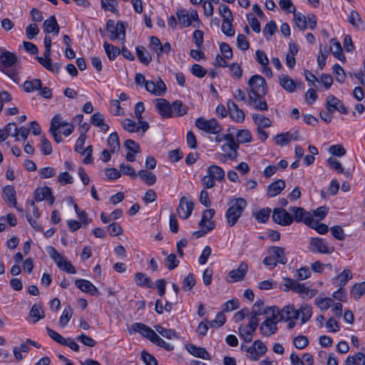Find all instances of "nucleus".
Listing matches in <instances>:
<instances>
[{
    "label": "nucleus",
    "mask_w": 365,
    "mask_h": 365,
    "mask_svg": "<svg viewBox=\"0 0 365 365\" xmlns=\"http://www.w3.org/2000/svg\"><path fill=\"white\" fill-rule=\"evenodd\" d=\"M17 57L15 53L0 48V71L16 83L19 82L16 67Z\"/></svg>",
    "instance_id": "1"
},
{
    "label": "nucleus",
    "mask_w": 365,
    "mask_h": 365,
    "mask_svg": "<svg viewBox=\"0 0 365 365\" xmlns=\"http://www.w3.org/2000/svg\"><path fill=\"white\" fill-rule=\"evenodd\" d=\"M229 207L225 213L227 224L234 226L247 207V202L242 197L233 198L228 202Z\"/></svg>",
    "instance_id": "2"
},
{
    "label": "nucleus",
    "mask_w": 365,
    "mask_h": 365,
    "mask_svg": "<svg viewBox=\"0 0 365 365\" xmlns=\"http://www.w3.org/2000/svg\"><path fill=\"white\" fill-rule=\"evenodd\" d=\"M284 280V287L282 288L284 292L292 290L294 292L299 294V296L304 299H311L317 294V289H310L304 283H299L296 280L289 277H285Z\"/></svg>",
    "instance_id": "3"
},
{
    "label": "nucleus",
    "mask_w": 365,
    "mask_h": 365,
    "mask_svg": "<svg viewBox=\"0 0 365 365\" xmlns=\"http://www.w3.org/2000/svg\"><path fill=\"white\" fill-rule=\"evenodd\" d=\"M176 16L179 24L182 28L190 26L192 21L195 22L192 26L196 28H200L202 24L197 11L195 9H191L189 12L185 9H180L177 11Z\"/></svg>",
    "instance_id": "4"
},
{
    "label": "nucleus",
    "mask_w": 365,
    "mask_h": 365,
    "mask_svg": "<svg viewBox=\"0 0 365 365\" xmlns=\"http://www.w3.org/2000/svg\"><path fill=\"white\" fill-rule=\"evenodd\" d=\"M50 257L55 262L58 268L69 274H75L76 269L71 263L66 259V258L58 252V251L52 246H48L46 248Z\"/></svg>",
    "instance_id": "5"
},
{
    "label": "nucleus",
    "mask_w": 365,
    "mask_h": 365,
    "mask_svg": "<svg viewBox=\"0 0 365 365\" xmlns=\"http://www.w3.org/2000/svg\"><path fill=\"white\" fill-rule=\"evenodd\" d=\"M248 86L250 88L248 96H264L267 93V83L260 75L252 76L248 81Z\"/></svg>",
    "instance_id": "6"
},
{
    "label": "nucleus",
    "mask_w": 365,
    "mask_h": 365,
    "mask_svg": "<svg viewBox=\"0 0 365 365\" xmlns=\"http://www.w3.org/2000/svg\"><path fill=\"white\" fill-rule=\"evenodd\" d=\"M309 250L312 252L321 254H331L334 252V247L330 245L326 240L321 237H311Z\"/></svg>",
    "instance_id": "7"
},
{
    "label": "nucleus",
    "mask_w": 365,
    "mask_h": 365,
    "mask_svg": "<svg viewBox=\"0 0 365 365\" xmlns=\"http://www.w3.org/2000/svg\"><path fill=\"white\" fill-rule=\"evenodd\" d=\"M195 125L200 130L210 134H218L222 130V126L215 118L206 120L198 118L195 120Z\"/></svg>",
    "instance_id": "8"
},
{
    "label": "nucleus",
    "mask_w": 365,
    "mask_h": 365,
    "mask_svg": "<svg viewBox=\"0 0 365 365\" xmlns=\"http://www.w3.org/2000/svg\"><path fill=\"white\" fill-rule=\"evenodd\" d=\"M106 30L109 34L108 36L111 41L125 39V27L123 22L118 21L115 24L114 21L109 19L106 22Z\"/></svg>",
    "instance_id": "9"
},
{
    "label": "nucleus",
    "mask_w": 365,
    "mask_h": 365,
    "mask_svg": "<svg viewBox=\"0 0 365 365\" xmlns=\"http://www.w3.org/2000/svg\"><path fill=\"white\" fill-rule=\"evenodd\" d=\"M241 349L246 351L247 357L253 361L258 360L267 350L265 344L260 340H255L250 346L242 344Z\"/></svg>",
    "instance_id": "10"
},
{
    "label": "nucleus",
    "mask_w": 365,
    "mask_h": 365,
    "mask_svg": "<svg viewBox=\"0 0 365 365\" xmlns=\"http://www.w3.org/2000/svg\"><path fill=\"white\" fill-rule=\"evenodd\" d=\"M272 217L275 223L282 226H289L293 222L292 216L281 207L274 209Z\"/></svg>",
    "instance_id": "11"
},
{
    "label": "nucleus",
    "mask_w": 365,
    "mask_h": 365,
    "mask_svg": "<svg viewBox=\"0 0 365 365\" xmlns=\"http://www.w3.org/2000/svg\"><path fill=\"white\" fill-rule=\"evenodd\" d=\"M289 212L293 214V221L297 222H303L307 225H311L312 222V215L300 207H290Z\"/></svg>",
    "instance_id": "12"
},
{
    "label": "nucleus",
    "mask_w": 365,
    "mask_h": 365,
    "mask_svg": "<svg viewBox=\"0 0 365 365\" xmlns=\"http://www.w3.org/2000/svg\"><path fill=\"white\" fill-rule=\"evenodd\" d=\"M248 271V265L247 263L242 262L237 269H233L228 273L227 282L229 283L242 281L244 279Z\"/></svg>",
    "instance_id": "13"
},
{
    "label": "nucleus",
    "mask_w": 365,
    "mask_h": 365,
    "mask_svg": "<svg viewBox=\"0 0 365 365\" xmlns=\"http://www.w3.org/2000/svg\"><path fill=\"white\" fill-rule=\"evenodd\" d=\"M146 91L155 96H162L165 93L167 87L161 78H158L156 82L148 81L145 86Z\"/></svg>",
    "instance_id": "14"
},
{
    "label": "nucleus",
    "mask_w": 365,
    "mask_h": 365,
    "mask_svg": "<svg viewBox=\"0 0 365 365\" xmlns=\"http://www.w3.org/2000/svg\"><path fill=\"white\" fill-rule=\"evenodd\" d=\"M227 110L230 118L236 123H242L245 120V113L232 100L227 103Z\"/></svg>",
    "instance_id": "15"
},
{
    "label": "nucleus",
    "mask_w": 365,
    "mask_h": 365,
    "mask_svg": "<svg viewBox=\"0 0 365 365\" xmlns=\"http://www.w3.org/2000/svg\"><path fill=\"white\" fill-rule=\"evenodd\" d=\"M194 203L192 201H187L185 197H182L177 209L178 214L182 219L188 218L194 208Z\"/></svg>",
    "instance_id": "16"
},
{
    "label": "nucleus",
    "mask_w": 365,
    "mask_h": 365,
    "mask_svg": "<svg viewBox=\"0 0 365 365\" xmlns=\"http://www.w3.org/2000/svg\"><path fill=\"white\" fill-rule=\"evenodd\" d=\"M156 101L155 108L160 115L165 118H171L173 116L172 106L169 102L164 98L158 99Z\"/></svg>",
    "instance_id": "17"
},
{
    "label": "nucleus",
    "mask_w": 365,
    "mask_h": 365,
    "mask_svg": "<svg viewBox=\"0 0 365 365\" xmlns=\"http://www.w3.org/2000/svg\"><path fill=\"white\" fill-rule=\"evenodd\" d=\"M76 285L82 292L88 293L91 296H98L100 294L98 289L88 280L76 279Z\"/></svg>",
    "instance_id": "18"
},
{
    "label": "nucleus",
    "mask_w": 365,
    "mask_h": 365,
    "mask_svg": "<svg viewBox=\"0 0 365 365\" xmlns=\"http://www.w3.org/2000/svg\"><path fill=\"white\" fill-rule=\"evenodd\" d=\"M132 329L133 331L140 334L142 336L148 339L150 341L153 340V338L155 334V331H153L148 326L142 323H133L132 324Z\"/></svg>",
    "instance_id": "19"
},
{
    "label": "nucleus",
    "mask_w": 365,
    "mask_h": 365,
    "mask_svg": "<svg viewBox=\"0 0 365 365\" xmlns=\"http://www.w3.org/2000/svg\"><path fill=\"white\" fill-rule=\"evenodd\" d=\"M263 312H265L264 314L268 315L267 319L270 320L277 325L278 322L283 320L280 309L276 306L267 307Z\"/></svg>",
    "instance_id": "20"
},
{
    "label": "nucleus",
    "mask_w": 365,
    "mask_h": 365,
    "mask_svg": "<svg viewBox=\"0 0 365 365\" xmlns=\"http://www.w3.org/2000/svg\"><path fill=\"white\" fill-rule=\"evenodd\" d=\"M264 96H256L250 94L248 96L247 103L254 109L257 110H267L268 106L267 102L263 100Z\"/></svg>",
    "instance_id": "21"
},
{
    "label": "nucleus",
    "mask_w": 365,
    "mask_h": 365,
    "mask_svg": "<svg viewBox=\"0 0 365 365\" xmlns=\"http://www.w3.org/2000/svg\"><path fill=\"white\" fill-rule=\"evenodd\" d=\"M285 188V182L283 180H277L270 183L267 190V194L269 197H275L278 195Z\"/></svg>",
    "instance_id": "22"
},
{
    "label": "nucleus",
    "mask_w": 365,
    "mask_h": 365,
    "mask_svg": "<svg viewBox=\"0 0 365 365\" xmlns=\"http://www.w3.org/2000/svg\"><path fill=\"white\" fill-rule=\"evenodd\" d=\"M2 197L9 205L16 206V190L13 186L6 185L3 188Z\"/></svg>",
    "instance_id": "23"
},
{
    "label": "nucleus",
    "mask_w": 365,
    "mask_h": 365,
    "mask_svg": "<svg viewBox=\"0 0 365 365\" xmlns=\"http://www.w3.org/2000/svg\"><path fill=\"white\" fill-rule=\"evenodd\" d=\"M279 85L287 92L293 93L297 88V84L289 76L282 74L279 76Z\"/></svg>",
    "instance_id": "24"
},
{
    "label": "nucleus",
    "mask_w": 365,
    "mask_h": 365,
    "mask_svg": "<svg viewBox=\"0 0 365 365\" xmlns=\"http://www.w3.org/2000/svg\"><path fill=\"white\" fill-rule=\"evenodd\" d=\"M351 278V271L349 269H344L341 273L333 278L332 283L336 287L344 288L347 282Z\"/></svg>",
    "instance_id": "25"
},
{
    "label": "nucleus",
    "mask_w": 365,
    "mask_h": 365,
    "mask_svg": "<svg viewBox=\"0 0 365 365\" xmlns=\"http://www.w3.org/2000/svg\"><path fill=\"white\" fill-rule=\"evenodd\" d=\"M283 316V320L289 321L291 319H297L299 316V311L296 309L293 304H288L280 309Z\"/></svg>",
    "instance_id": "26"
},
{
    "label": "nucleus",
    "mask_w": 365,
    "mask_h": 365,
    "mask_svg": "<svg viewBox=\"0 0 365 365\" xmlns=\"http://www.w3.org/2000/svg\"><path fill=\"white\" fill-rule=\"evenodd\" d=\"M277 325L270 320L265 319L260 325L259 330L264 336H269L277 331Z\"/></svg>",
    "instance_id": "27"
},
{
    "label": "nucleus",
    "mask_w": 365,
    "mask_h": 365,
    "mask_svg": "<svg viewBox=\"0 0 365 365\" xmlns=\"http://www.w3.org/2000/svg\"><path fill=\"white\" fill-rule=\"evenodd\" d=\"M43 28L46 33L51 34L54 32L56 35L60 31V28L54 16H51L48 19L44 21Z\"/></svg>",
    "instance_id": "28"
},
{
    "label": "nucleus",
    "mask_w": 365,
    "mask_h": 365,
    "mask_svg": "<svg viewBox=\"0 0 365 365\" xmlns=\"http://www.w3.org/2000/svg\"><path fill=\"white\" fill-rule=\"evenodd\" d=\"M207 174H208L215 180L222 181L225 179L224 170L217 165H211L207 168Z\"/></svg>",
    "instance_id": "29"
},
{
    "label": "nucleus",
    "mask_w": 365,
    "mask_h": 365,
    "mask_svg": "<svg viewBox=\"0 0 365 365\" xmlns=\"http://www.w3.org/2000/svg\"><path fill=\"white\" fill-rule=\"evenodd\" d=\"M269 252L274 257L277 263L285 264L287 259L285 256L284 248L272 246L269 248Z\"/></svg>",
    "instance_id": "30"
},
{
    "label": "nucleus",
    "mask_w": 365,
    "mask_h": 365,
    "mask_svg": "<svg viewBox=\"0 0 365 365\" xmlns=\"http://www.w3.org/2000/svg\"><path fill=\"white\" fill-rule=\"evenodd\" d=\"M187 350L195 357L201 358L202 359H210V354L207 350L203 347H199L193 344H190L187 346Z\"/></svg>",
    "instance_id": "31"
},
{
    "label": "nucleus",
    "mask_w": 365,
    "mask_h": 365,
    "mask_svg": "<svg viewBox=\"0 0 365 365\" xmlns=\"http://www.w3.org/2000/svg\"><path fill=\"white\" fill-rule=\"evenodd\" d=\"M330 51L339 61L344 62L346 59L342 53V48L339 41L333 38L330 41Z\"/></svg>",
    "instance_id": "32"
},
{
    "label": "nucleus",
    "mask_w": 365,
    "mask_h": 365,
    "mask_svg": "<svg viewBox=\"0 0 365 365\" xmlns=\"http://www.w3.org/2000/svg\"><path fill=\"white\" fill-rule=\"evenodd\" d=\"M48 196L51 197L50 204H53L54 198L52 197L51 188L48 187L38 188L34 192V198L37 202H41L46 199Z\"/></svg>",
    "instance_id": "33"
},
{
    "label": "nucleus",
    "mask_w": 365,
    "mask_h": 365,
    "mask_svg": "<svg viewBox=\"0 0 365 365\" xmlns=\"http://www.w3.org/2000/svg\"><path fill=\"white\" fill-rule=\"evenodd\" d=\"M39 63L41 64L46 69L53 73H58L61 66L56 63H52L51 58H43V57L36 56V58Z\"/></svg>",
    "instance_id": "34"
},
{
    "label": "nucleus",
    "mask_w": 365,
    "mask_h": 365,
    "mask_svg": "<svg viewBox=\"0 0 365 365\" xmlns=\"http://www.w3.org/2000/svg\"><path fill=\"white\" fill-rule=\"evenodd\" d=\"M29 317L32 322L35 324L44 317L43 309L39 304H34L29 312Z\"/></svg>",
    "instance_id": "35"
},
{
    "label": "nucleus",
    "mask_w": 365,
    "mask_h": 365,
    "mask_svg": "<svg viewBox=\"0 0 365 365\" xmlns=\"http://www.w3.org/2000/svg\"><path fill=\"white\" fill-rule=\"evenodd\" d=\"M138 176L149 186L155 184L157 180L156 175L147 170H139L137 173Z\"/></svg>",
    "instance_id": "36"
},
{
    "label": "nucleus",
    "mask_w": 365,
    "mask_h": 365,
    "mask_svg": "<svg viewBox=\"0 0 365 365\" xmlns=\"http://www.w3.org/2000/svg\"><path fill=\"white\" fill-rule=\"evenodd\" d=\"M135 50L139 61L145 65H148L152 61L150 53L143 46H138Z\"/></svg>",
    "instance_id": "37"
},
{
    "label": "nucleus",
    "mask_w": 365,
    "mask_h": 365,
    "mask_svg": "<svg viewBox=\"0 0 365 365\" xmlns=\"http://www.w3.org/2000/svg\"><path fill=\"white\" fill-rule=\"evenodd\" d=\"M91 123L99 128L101 131L106 132L109 129L108 125L104 123V117L100 113H95L91 117Z\"/></svg>",
    "instance_id": "38"
},
{
    "label": "nucleus",
    "mask_w": 365,
    "mask_h": 365,
    "mask_svg": "<svg viewBox=\"0 0 365 365\" xmlns=\"http://www.w3.org/2000/svg\"><path fill=\"white\" fill-rule=\"evenodd\" d=\"M255 328L249 325H242L239 327V334L245 342H250L252 340V334L255 333Z\"/></svg>",
    "instance_id": "39"
},
{
    "label": "nucleus",
    "mask_w": 365,
    "mask_h": 365,
    "mask_svg": "<svg viewBox=\"0 0 365 365\" xmlns=\"http://www.w3.org/2000/svg\"><path fill=\"white\" fill-rule=\"evenodd\" d=\"M108 145L111 153H118L120 150V141L117 133H112L108 138Z\"/></svg>",
    "instance_id": "40"
},
{
    "label": "nucleus",
    "mask_w": 365,
    "mask_h": 365,
    "mask_svg": "<svg viewBox=\"0 0 365 365\" xmlns=\"http://www.w3.org/2000/svg\"><path fill=\"white\" fill-rule=\"evenodd\" d=\"M136 284L140 287L151 288L153 283L149 277H147L143 272H137L134 277Z\"/></svg>",
    "instance_id": "41"
},
{
    "label": "nucleus",
    "mask_w": 365,
    "mask_h": 365,
    "mask_svg": "<svg viewBox=\"0 0 365 365\" xmlns=\"http://www.w3.org/2000/svg\"><path fill=\"white\" fill-rule=\"evenodd\" d=\"M215 214V211L214 209H207L204 210L202 213V219L199 222L198 225L200 227H206L210 222H215L212 220Z\"/></svg>",
    "instance_id": "42"
},
{
    "label": "nucleus",
    "mask_w": 365,
    "mask_h": 365,
    "mask_svg": "<svg viewBox=\"0 0 365 365\" xmlns=\"http://www.w3.org/2000/svg\"><path fill=\"white\" fill-rule=\"evenodd\" d=\"M41 85V81L38 78H34L31 81H26L24 83V90L27 93H31L40 89Z\"/></svg>",
    "instance_id": "43"
},
{
    "label": "nucleus",
    "mask_w": 365,
    "mask_h": 365,
    "mask_svg": "<svg viewBox=\"0 0 365 365\" xmlns=\"http://www.w3.org/2000/svg\"><path fill=\"white\" fill-rule=\"evenodd\" d=\"M346 365H365V356L358 352L354 356H349L346 360Z\"/></svg>",
    "instance_id": "44"
},
{
    "label": "nucleus",
    "mask_w": 365,
    "mask_h": 365,
    "mask_svg": "<svg viewBox=\"0 0 365 365\" xmlns=\"http://www.w3.org/2000/svg\"><path fill=\"white\" fill-rule=\"evenodd\" d=\"M103 47L108 58L110 61H114L117 56L120 53V51L117 46H115L107 42H104Z\"/></svg>",
    "instance_id": "45"
},
{
    "label": "nucleus",
    "mask_w": 365,
    "mask_h": 365,
    "mask_svg": "<svg viewBox=\"0 0 365 365\" xmlns=\"http://www.w3.org/2000/svg\"><path fill=\"white\" fill-rule=\"evenodd\" d=\"M254 122L257 125V128H269L272 125V121L269 118L256 113L252 115Z\"/></svg>",
    "instance_id": "46"
},
{
    "label": "nucleus",
    "mask_w": 365,
    "mask_h": 365,
    "mask_svg": "<svg viewBox=\"0 0 365 365\" xmlns=\"http://www.w3.org/2000/svg\"><path fill=\"white\" fill-rule=\"evenodd\" d=\"M172 113L178 116H182L187 112V106L182 103L181 101H175L171 105Z\"/></svg>",
    "instance_id": "47"
},
{
    "label": "nucleus",
    "mask_w": 365,
    "mask_h": 365,
    "mask_svg": "<svg viewBox=\"0 0 365 365\" xmlns=\"http://www.w3.org/2000/svg\"><path fill=\"white\" fill-rule=\"evenodd\" d=\"M292 138L293 134L292 133L285 132L276 135L275 143L279 145L284 146L292 140Z\"/></svg>",
    "instance_id": "48"
},
{
    "label": "nucleus",
    "mask_w": 365,
    "mask_h": 365,
    "mask_svg": "<svg viewBox=\"0 0 365 365\" xmlns=\"http://www.w3.org/2000/svg\"><path fill=\"white\" fill-rule=\"evenodd\" d=\"M64 125H68V123L62 120V117L60 114H56L51 121L49 131L56 132V130H58L60 128H63Z\"/></svg>",
    "instance_id": "49"
},
{
    "label": "nucleus",
    "mask_w": 365,
    "mask_h": 365,
    "mask_svg": "<svg viewBox=\"0 0 365 365\" xmlns=\"http://www.w3.org/2000/svg\"><path fill=\"white\" fill-rule=\"evenodd\" d=\"M365 292V282L355 284L351 290V296L356 300L359 299Z\"/></svg>",
    "instance_id": "50"
},
{
    "label": "nucleus",
    "mask_w": 365,
    "mask_h": 365,
    "mask_svg": "<svg viewBox=\"0 0 365 365\" xmlns=\"http://www.w3.org/2000/svg\"><path fill=\"white\" fill-rule=\"evenodd\" d=\"M162 46L160 39L156 36L150 38V48L156 53L158 58L162 55Z\"/></svg>",
    "instance_id": "51"
},
{
    "label": "nucleus",
    "mask_w": 365,
    "mask_h": 365,
    "mask_svg": "<svg viewBox=\"0 0 365 365\" xmlns=\"http://www.w3.org/2000/svg\"><path fill=\"white\" fill-rule=\"evenodd\" d=\"M4 131L6 132L8 136H12L15 138L16 141L19 140V129L15 123H9L4 128Z\"/></svg>",
    "instance_id": "52"
},
{
    "label": "nucleus",
    "mask_w": 365,
    "mask_h": 365,
    "mask_svg": "<svg viewBox=\"0 0 365 365\" xmlns=\"http://www.w3.org/2000/svg\"><path fill=\"white\" fill-rule=\"evenodd\" d=\"M123 128L129 133H135L140 130L139 125L129 118H125L122 121Z\"/></svg>",
    "instance_id": "53"
},
{
    "label": "nucleus",
    "mask_w": 365,
    "mask_h": 365,
    "mask_svg": "<svg viewBox=\"0 0 365 365\" xmlns=\"http://www.w3.org/2000/svg\"><path fill=\"white\" fill-rule=\"evenodd\" d=\"M339 103V99L332 95H329L327 98L325 106L329 113H333L336 111V108Z\"/></svg>",
    "instance_id": "54"
},
{
    "label": "nucleus",
    "mask_w": 365,
    "mask_h": 365,
    "mask_svg": "<svg viewBox=\"0 0 365 365\" xmlns=\"http://www.w3.org/2000/svg\"><path fill=\"white\" fill-rule=\"evenodd\" d=\"M294 19L297 26L300 30L304 31L307 29V18L304 15L302 14L301 13H296L295 11L294 14Z\"/></svg>",
    "instance_id": "55"
},
{
    "label": "nucleus",
    "mask_w": 365,
    "mask_h": 365,
    "mask_svg": "<svg viewBox=\"0 0 365 365\" xmlns=\"http://www.w3.org/2000/svg\"><path fill=\"white\" fill-rule=\"evenodd\" d=\"M270 212L271 209L268 207L262 208L257 212L255 213V219L259 222L264 223L268 220Z\"/></svg>",
    "instance_id": "56"
},
{
    "label": "nucleus",
    "mask_w": 365,
    "mask_h": 365,
    "mask_svg": "<svg viewBox=\"0 0 365 365\" xmlns=\"http://www.w3.org/2000/svg\"><path fill=\"white\" fill-rule=\"evenodd\" d=\"M264 312L261 309H255V311L251 312V316L249 319V323L247 325L257 329V327L258 325L259 319L258 317L260 315H264Z\"/></svg>",
    "instance_id": "57"
},
{
    "label": "nucleus",
    "mask_w": 365,
    "mask_h": 365,
    "mask_svg": "<svg viewBox=\"0 0 365 365\" xmlns=\"http://www.w3.org/2000/svg\"><path fill=\"white\" fill-rule=\"evenodd\" d=\"M155 329L160 335L167 339H171L177 337L175 331L173 329L164 328L160 325L155 326Z\"/></svg>",
    "instance_id": "58"
},
{
    "label": "nucleus",
    "mask_w": 365,
    "mask_h": 365,
    "mask_svg": "<svg viewBox=\"0 0 365 365\" xmlns=\"http://www.w3.org/2000/svg\"><path fill=\"white\" fill-rule=\"evenodd\" d=\"M298 310L299 311V314H302V324H304L310 319L312 315V307L310 306H302Z\"/></svg>",
    "instance_id": "59"
},
{
    "label": "nucleus",
    "mask_w": 365,
    "mask_h": 365,
    "mask_svg": "<svg viewBox=\"0 0 365 365\" xmlns=\"http://www.w3.org/2000/svg\"><path fill=\"white\" fill-rule=\"evenodd\" d=\"M73 314L72 309L70 307L65 308L59 319V324L61 327H64L71 318Z\"/></svg>",
    "instance_id": "60"
},
{
    "label": "nucleus",
    "mask_w": 365,
    "mask_h": 365,
    "mask_svg": "<svg viewBox=\"0 0 365 365\" xmlns=\"http://www.w3.org/2000/svg\"><path fill=\"white\" fill-rule=\"evenodd\" d=\"M327 163L331 168L334 169L338 173H344L346 177H349V173L347 171L344 172V168L341 164L336 159L329 158L327 160Z\"/></svg>",
    "instance_id": "61"
},
{
    "label": "nucleus",
    "mask_w": 365,
    "mask_h": 365,
    "mask_svg": "<svg viewBox=\"0 0 365 365\" xmlns=\"http://www.w3.org/2000/svg\"><path fill=\"white\" fill-rule=\"evenodd\" d=\"M333 73L335 75L336 80L339 83H342L345 81L346 74L341 66L337 63L335 64L333 66Z\"/></svg>",
    "instance_id": "62"
},
{
    "label": "nucleus",
    "mask_w": 365,
    "mask_h": 365,
    "mask_svg": "<svg viewBox=\"0 0 365 365\" xmlns=\"http://www.w3.org/2000/svg\"><path fill=\"white\" fill-rule=\"evenodd\" d=\"M237 140L239 143H249L252 140L251 133L248 130H240L237 134Z\"/></svg>",
    "instance_id": "63"
},
{
    "label": "nucleus",
    "mask_w": 365,
    "mask_h": 365,
    "mask_svg": "<svg viewBox=\"0 0 365 365\" xmlns=\"http://www.w3.org/2000/svg\"><path fill=\"white\" fill-rule=\"evenodd\" d=\"M332 299L329 297L326 298H316L315 304L322 311L327 310L332 303Z\"/></svg>",
    "instance_id": "64"
}]
</instances>
